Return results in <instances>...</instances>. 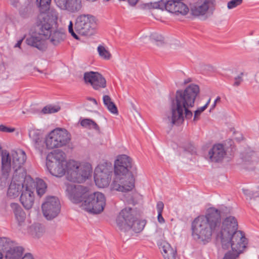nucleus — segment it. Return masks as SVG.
<instances>
[{"label": "nucleus", "instance_id": "obj_1", "mask_svg": "<svg viewBox=\"0 0 259 259\" xmlns=\"http://www.w3.org/2000/svg\"><path fill=\"white\" fill-rule=\"evenodd\" d=\"M238 223L234 217L222 221L220 211L214 207L208 208L204 215L196 218L191 224L193 238L199 242H209L213 234L218 240L228 242V238L238 232Z\"/></svg>", "mask_w": 259, "mask_h": 259}, {"label": "nucleus", "instance_id": "obj_2", "mask_svg": "<svg viewBox=\"0 0 259 259\" xmlns=\"http://www.w3.org/2000/svg\"><path fill=\"white\" fill-rule=\"evenodd\" d=\"M200 92L198 85L191 84L185 90H178L176 93L175 99L172 100L170 105V111L164 119L170 126L179 125L184 121V117L191 119L192 112L189 108L194 106L196 97Z\"/></svg>", "mask_w": 259, "mask_h": 259}, {"label": "nucleus", "instance_id": "obj_3", "mask_svg": "<svg viewBox=\"0 0 259 259\" xmlns=\"http://www.w3.org/2000/svg\"><path fill=\"white\" fill-rule=\"evenodd\" d=\"M50 174L56 177H61L67 172L66 178L74 183H80L90 176L92 168L89 163H81L75 160H69L68 163L46 162Z\"/></svg>", "mask_w": 259, "mask_h": 259}, {"label": "nucleus", "instance_id": "obj_4", "mask_svg": "<svg viewBox=\"0 0 259 259\" xmlns=\"http://www.w3.org/2000/svg\"><path fill=\"white\" fill-rule=\"evenodd\" d=\"M133 168L132 158L123 154L117 156L114 162V178L111 185L113 190L131 191L135 187V179L131 170Z\"/></svg>", "mask_w": 259, "mask_h": 259}, {"label": "nucleus", "instance_id": "obj_5", "mask_svg": "<svg viewBox=\"0 0 259 259\" xmlns=\"http://www.w3.org/2000/svg\"><path fill=\"white\" fill-rule=\"evenodd\" d=\"M52 23V20L48 15L41 14L39 17V22L37 25L38 36H31L27 38L26 44L40 51L45 50L47 48L45 39L54 29Z\"/></svg>", "mask_w": 259, "mask_h": 259}, {"label": "nucleus", "instance_id": "obj_6", "mask_svg": "<svg viewBox=\"0 0 259 259\" xmlns=\"http://www.w3.org/2000/svg\"><path fill=\"white\" fill-rule=\"evenodd\" d=\"M25 183V187L21 193L20 201L26 209H30L34 204L35 189L37 195L41 197L46 193L47 186L42 180L38 179L35 182L30 176L26 177Z\"/></svg>", "mask_w": 259, "mask_h": 259}, {"label": "nucleus", "instance_id": "obj_7", "mask_svg": "<svg viewBox=\"0 0 259 259\" xmlns=\"http://www.w3.org/2000/svg\"><path fill=\"white\" fill-rule=\"evenodd\" d=\"M135 211L131 207L123 209L116 218V224L119 229L126 232L132 229L135 233L141 232L146 224L145 221H140L135 217Z\"/></svg>", "mask_w": 259, "mask_h": 259}, {"label": "nucleus", "instance_id": "obj_8", "mask_svg": "<svg viewBox=\"0 0 259 259\" xmlns=\"http://www.w3.org/2000/svg\"><path fill=\"white\" fill-rule=\"evenodd\" d=\"M106 205L105 196L102 193L97 192L88 194L81 204L82 209L92 214L102 212Z\"/></svg>", "mask_w": 259, "mask_h": 259}, {"label": "nucleus", "instance_id": "obj_9", "mask_svg": "<svg viewBox=\"0 0 259 259\" xmlns=\"http://www.w3.org/2000/svg\"><path fill=\"white\" fill-rule=\"evenodd\" d=\"M71 140L70 134L64 128H56L49 134L45 142L48 149L61 147L66 145Z\"/></svg>", "mask_w": 259, "mask_h": 259}, {"label": "nucleus", "instance_id": "obj_10", "mask_svg": "<svg viewBox=\"0 0 259 259\" xmlns=\"http://www.w3.org/2000/svg\"><path fill=\"white\" fill-rule=\"evenodd\" d=\"M96 21L91 15H81L77 17L74 24L75 31L84 36H91L95 31Z\"/></svg>", "mask_w": 259, "mask_h": 259}, {"label": "nucleus", "instance_id": "obj_11", "mask_svg": "<svg viewBox=\"0 0 259 259\" xmlns=\"http://www.w3.org/2000/svg\"><path fill=\"white\" fill-rule=\"evenodd\" d=\"M227 242L221 241L223 248L228 249L231 247L232 250L239 254L241 253L246 247L247 239L243 232L239 231L231 235Z\"/></svg>", "mask_w": 259, "mask_h": 259}, {"label": "nucleus", "instance_id": "obj_12", "mask_svg": "<svg viewBox=\"0 0 259 259\" xmlns=\"http://www.w3.org/2000/svg\"><path fill=\"white\" fill-rule=\"evenodd\" d=\"M44 217L48 220L57 217L61 210V204L58 198L54 196L47 197L41 205Z\"/></svg>", "mask_w": 259, "mask_h": 259}, {"label": "nucleus", "instance_id": "obj_13", "mask_svg": "<svg viewBox=\"0 0 259 259\" xmlns=\"http://www.w3.org/2000/svg\"><path fill=\"white\" fill-rule=\"evenodd\" d=\"M66 194L73 203L82 202L88 195V189L82 185L66 183Z\"/></svg>", "mask_w": 259, "mask_h": 259}, {"label": "nucleus", "instance_id": "obj_14", "mask_svg": "<svg viewBox=\"0 0 259 259\" xmlns=\"http://www.w3.org/2000/svg\"><path fill=\"white\" fill-rule=\"evenodd\" d=\"M164 234L161 229L157 230L154 234L159 249H160L164 259H176L177 250L173 248L166 241L163 240Z\"/></svg>", "mask_w": 259, "mask_h": 259}, {"label": "nucleus", "instance_id": "obj_15", "mask_svg": "<svg viewBox=\"0 0 259 259\" xmlns=\"http://www.w3.org/2000/svg\"><path fill=\"white\" fill-rule=\"evenodd\" d=\"M26 173L21 175L13 174L10 185H9L7 195L11 198H14L19 196L20 192H22L25 187L26 177Z\"/></svg>", "mask_w": 259, "mask_h": 259}, {"label": "nucleus", "instance_id": "obj_16", "mask_svg": "<svg viewBox=\"0 0 259 259\" xmlns=\"http://www.w3.org/2000/svg\"><path fill=\"white\" fill-rule=\"evenodd\" d=\"M112 171L107 166L99 165L95 169L94 180L96 185L99 188L108 186L111 179Z\"/></svg>", "mask_w": 259, "mask_h": 259}, {"label": "nucleus", "instance_id": "obj_17", "mask_svg": "<svg viewBox=\"0 0 259 259\" xmlns=\"http://www.w3.org/2000/svg\"><path fill=\"white\" fill-rule=\"evenodd\" d=\"M83 79L86 83H90L93 89L96 90L105 88L106 86V79L98 72H85L83 75Z\"/></svg>", "mask_w": 259, "mask_h": 259}, {"label": "nucleus", "instance_id": "obj_18", "mask_svg": "<svg viewBox=\"0 0 259 259\" xmlns=\"http://www.w3.org/2000/svg\"><path fill=\"white\" fill-rule=\"evenodd\" d=\"M10 157L11 158H12V167L14 170V174L21 175L22 173H26L22 168L26 160V155L25 152L21 149L13 151Z\"/></svg>", "mask_w": 259, "mask_h": 259}, {"label": "nucleus", "instance_id": "obj_19", "mask_svg": "<svg viewBox=\"0 0 259 259\" xmlns=\"http://www.w3.org/2000/svg\"><path fill=\"white\" fill-rule=\"evenodd\" d=\"M0 154L2 156V175L0 178L2 183L6 185L9 174L11 171V157L7 150H2L0 146Z\"/></svg>", "mask_w": 259, "mask_h": 259}, {"label": "nucleus", "instance_id": "obj_20", "mask_svg": "<svg viewBox=\"0 0 259 259\" xmlns=\"http://www.w3.org/2000/svg\"><path fill=\"white\" fill-rule=\"evenodd\" d=\"M214 0H199L191 7V13L195 16L204 15L211 6L214 5Z\"/></svg>", "mask_w": 259, "mask_h": 259}, {"label": "nucleus", "instance_id": "obj_21", "mask_svg": "<svg viewBox=\"0 0 259 259\" xmlns=\"http://www.w3.org/2000/svg\"><path fill=\"white\" fill-rule=\"evenodd\" d=\"M55 2L61 10L70 13L77 12L82 8L81 0H55Z\"/></svg>", "mask_w": 259, "mask_h": 259}, {"label": "nucleus", "instance_id": "obj_22", "mask_svg": "<svg viewBox=\"0 0 259 259\" xmlns=\"http://www.w3.org/2000/svg\"><path fill=\"white\" fill-rule=\"evenodd\" d=\"M226 155V150L223 145L221 144L213 145L208 153L210 161L214 162L222 161Z\"/></svg>", "mask_w": 259, "mask_h": 259}, {"label": "nucleus", "instance_id": "obj_23", "mask_svg": "<svg viewBox=\"0 0 259 259\" xmlns=\"http://www.w3.org/2000/svg\"><path fill=\"white\" fill-rule=\"evenodd\" d=\"M29 137L33 142L35 148L42 152L44 142L42 141L41 132L36 129L30 130L29 131Z\"/></svg>", "mask_w": 259, "mask_h": 259}, {"label": "nucleus", "instance_id": "obj_24", "mask_svg": "<svg viewBox=\"0 0 259 259\" xmlns=\"http://www.w3.org/2000/svg\"><path fill=\"white\" fill-rule=\"evenodd\" d=\"M66 34L64 30L57 29H54L47 39L50 40L52 45L57 46L64 40Z\"/></svg>", "mask_w": 259, "mask_h": 259}, {"label": "nucleus", "instance_id": "obj_25", "mask_svg": "<svg viewBox=\"0 0 259 259\" xmlns=\"http://www.w3.org/2000/svg\"><path fill=\"white\" fill-rule=\"evenodd\" d=\"M11 207L13 209L18 225L20 227L23 226L24 225L26 216L25 211L18 203H11Z\"/></svg>", "mask_w": 259, "mask_h": 259}, {"label": "nucleus", "instance_id": "obj_26", "mask_svg": "<svg viewBox=\"0 0 259 259\" xmlns=\"http://www.w3.org/2000/svg\"><path fill=\"white\" fill-rule=\"evenodd\" d=\"M47 161L68 163L66 160L65 153L61 150H55L49 153L47 156Z\"/></svg>", "mask_w": 259, "mask_h": 259}, {"label": "nucleus", "instance_id": "obj_27", "mask_svg": "<svg viewBox=\"0 0 259 259\" xmlns=\"http://www.w3.org/2000/svg\"><path fill=\"white\" fill-rule=\"evenodd\" d=\"M24 248L22 246L15 245V242L6 252V259H21L24 252Z\"/></svg>", "mask_w": 259, "mask_h": 259}, {"label": "nucleus", "instance_id": "obj_28", "mask_svg": "<svg viewBox=\"0 0 259 259\" xmlns=\"http://www.w3.org/2000/svg\"><path fill=\"white\" fill-rule=\"evenodd\" d=\"M103 103L108 110L112 113L118 114V110L115 104L111 101V98L108 95L103 97Z\"/></svg>", "mask_w": 259, "mask_h": 259}, {"label": "nucleus", "instance_id": "obj_29", "mask_svg": "<svg viewBox=\"0 0 259 259\" xmlns=\"http://www.w3.org/2000/svg\"><path fill=\"white\" fill-rule=\"evenodd\" d=\"M29 231L33 237L39 238L43 234L44 228L40 224H34L29 227Z\"/></svg>", "mask_w": 259, "mask_h": 259}, {"label": "nucleus", "instance_id": "obj_30", "mask_svg": "<svg viewBox=\"0 0 259 259\" xmlns=\"http://www.w3.org/2000/svg\"><path fill=\"white\" fill-rule=\"evenodd\" d=\"M80 124L82 126L90 129H94L98 132L100 131L98 125L93 120L85 118L80 121Z\"/></svg>", "mask_w": 259, "mask_h": 259}, {"label": "nucleus", "instance_id": "obj_31", "mask_svg": "<svg viewBox=\"0 0 259 259\" xmlns=\"http://www.w3.org/2000/svg\"><path fill=\"white\" fill-rule=\"evenodd\" d=\"M14 242L6 237H0V252H7L10 247L13 245Z\"/></svg>", "mask_w": 259, "mask_h": 259}, {"label": "nucleus", "instance_id": "obj_32", "mask_svg": "<svg viewBox=\"0 0 259 259\" xmlns=\"http://www.w3.org/2000/svg\"><path fill=\"white\" fill-rule=\"evenodd\" d=\"M51 2V0H36L37 5L42 14H45L49 10Z\"/></svg>", "mask_w": 259, "mask_h": 259}, {"label": "nucleus", "instance_id": "obj_33", "mask_svg": "<svg viewBox=\"0 0 259 259\" xmlns=\"http://www.w3.org/2000/svg\"><path fill=\"white\" fill-rule=\"evenodd\" d=\"M99 56L105 60H109L111 57L110 52L103 46H99L97 49Z\"/></svg>", "mask_w": 259, "mask_h": 259}, {"label": "nucleus", "instance_id": "obj_34", "mask_svg": "<svg viewBox=\"0 0 259 259\" xmlns=\"http://www.w3.org/2000/svg\"><path fill=\"white\" fill-rule=\"evenodd\" d=\"M32 10L30 6L22 7L19 11L20 16L23 18H27L32 15Z\"/></svg>", "mask_w": 259, "mask_h": 259}, {"label": "nucleus", "instance_id": "obj_35", "mask_svg": "<svg viewBox=\"0 0 259 259\" xmlns=\"http://www.w3.org/2000/svg\"><path fill=\"white\" fill-rule=\"evenodd\" d=\"M60 109L59 106L48 105L44 107L41 111L44 114H51L58 112Z\"/></svg>", "mask_w": 259, "mask_h": 259}, {"label": "nucleus", "instance_id": "obj_36", "mask_svg": "<svg viewBox=\"0 0 259 259\" xmlns=\"http://www.w3.org/2000/svg\"><path fill=\"white\" fill-rule=\"evenodd\" d=\"M150 37L152 40L156 42L157 45H161L164 43L163 36L158 33H152Z\"/></svg>", "mask_w": 259, "mask_h": 259}, {"label": "nucleus", "instance_id": "obj_37", "mask_svg": "<svg viewBox=\"0 0 259 259\" xmlns=\"http://www.w3.org/2000/svg\"><path fill=\"white\" fill-rule=\"evenodd\" d=\"M184 152L183 155L185 156V155L188 153L192 155L195 154L196 152V148L195 146L191 143H188L185 145L184 147Z\"/></svg>", "mask_w": 259, "mask_h": 259}, {"label": "nucleus", "instance_id": "obj_38", "mask_svg": "<svg viewBox=\"0 0 259 259\" xmlns=\"http://www.w3.org/2000/svg\"><path fill=\"white\" fill-rule=\"evenodd\" d=\"M240 254L232 250L226 253L222 259H236Z\"/></svg>", "mask_w": 259, "mask_h": 259}, {"label": "nucleus", "instance_id": "obj_39", "mask_svg": "<svg viewBox=\"0 0 259 259\" xmlns=\"http://www.w3.org/2000/svg\"><path fill=\"white\" fill-rule=\"evenodd\" d=\"M206 109V106L198 108L195 112L193 118V121H197L199 119V116L201 113Z\"/></svg>", "mask_w": 259, "mask_h": 259}, {"label": "nucleus", "instance_id": "obj_40", "mask_svg": "<svg viewBox=\"0 0 259 259\" xmlns=\"http://www.w3.org/2000/svg\"><path fill=\"white\" fill-rule=\"evenodd\" d=\"M243 0H231L228 3L227 7L229 9H233L241 5Z\"/></svg>", "mask_w": 259, "mask_h": 259}, {"label": "nucleus", "instance_id": "obj_41", "mask_svg": "<svg viewBox=\"0 0 259 259\" xmlns=\"http://www.w3.org/2000/svg\"><path fill=\"white\" fill-rule=\"evenodd\" d=\"M15 131V128L7 126L4 124L0 125V132L4 133H13Z\"/></svg>", "mask_w": 259, "mask_h": 259}, {"label": "nucleus", "instance_id": "obj_42", "mask_svg": "<svg viewBox=\"0 0 259 259\" xmlns=\"http://www.w3.org/2000/svg\"><path fill=\"white\" fill-rule=\"evenodd\" d=\"M73 24L72 21H70L69 25L68 26V31L71 34V35L76 39H79L78 36L76 34V33L73 30Z\"/></svg>", "mask_w": 259, "mask_h": 259}, {"label": "nucleus", "instance_id": "obj_43", "mask_svg": "<svg viewBox=\"0 0 259 259\" xmlns=\"http://www.w3.org/2000/svg\"><path fill=\"white\" fill-rule=\"evenodd\" d=\"M244 194L246 195H249L250 197V199H251V197H255V200L259 202V196H257L255 195L256 193H252L248 190H243Z\"/></svg>", "mask_w": 259, "mask_h": 259}, {"label": "nucleus", "instance_id": "obj_44", "mask_svg": "<svg viewBox=\"0 0 259 259\" xmlns=\"http://www.w3.org/2000/svg\"><path fill=\"white\" fill-rule=\"evenodd\" d=\"M164 208V204L162 201H158L156 204V208L158 212H162Z\"/></svg>", "mask_w": 259, "mask_h": 259}, {"label": "nucleus", "instance_id": "obj_45", "mask_svg": "<svg viewBox=\"0 0 259 259\" xmlns=\"http://www.w3.org/2000/svg\"><path fill=\"white\" fill-rule=\"evenodd\" d=\"M243 78H240L239 77H235L234 78V82L233 83V86L235 87H237L240 85L241 83L243 81Z\"/></svg>", "mask_w": 259, "mask_h": 259}, {"label": "nucleus", "instance_id": "obj_46", "mask_svg": "<svg viewBox=\"0 0 259 259\" xmlns=\"http://www.w3.org/2000/svg\"><path fill=\"white\" fill-rule=\"evenodd\" d=\"M162 212H158L157 220L159 223L163 224L165 222V220L162 215Z\"/></svg>", "mask_w": 259, "mask_h": 259}, {"label": "nucleus", "instance_id": "obj_47", "mask_svg": "<svg viewBox=\"0 0 259 259\" xmlns=\"http://www.w3.org/2000/svg\"><path fill=\"white\" fill-rule=\"evenodd\" d=\"M126 201L128 204H132L133 205H135L136 203L134 200V199L132 196H129V198L126 199Z\"/></svg>", "mask_w": 259, "mask_h": 259}, {"label": "nucleus", "instance_id": "obj_48", "mask_svg": "<svg viewBox=\"0 0 259 259\" xmlns=\"http://www.w3.org/2000/svg\"><path fill=\"white\" fill-rule=\"evenodd\" d=\"M21 259H34L32 255L30 253H26Z\"/></svg>", "mask_w": 259, "mask_h": 259}, {"label": "nucleus", "instance_id": "obj_49", "mask_svg": "<svg viewBox=\"0 0 259 259\" xmlns=\"http://www.w3.org/2000/svg\"><path fill=\"white\" fill-rule=\"evenodd\" d=\"M221 101V98L218 96L217 99L215 100L214 102V103L213 104V105H212L211 106V109H213L215 108V106H216V104L218 102H220Z\"/></svg>", "mask_w": 259, "mask_h": 259}, {"label": "nucleus", "instance_id": "obj_50", "mask_svg": "<svg viewBox=\"0 0 259 259\" xmlns=\"http://www.w3.org/2000/svg\"><path fill=\"white\" fill-rule=\"evenodd\" d=\"M87 100H89V101H90L91 102H93V103L96 106H97L98 105L97 101V100L95 98H92V97H88L87 98Z\"/></svg>", "mask_w": 259, "mask_h": 259}, {"label": "nucleus", "instance_id": "obj_51", "mask_svg": "<svg viewBox=\"0 0 259 259\" xmlns=\"http://www.w3.org/2000/svg\"><path fill=\"white\" fill-rule=\"evenodd\" d=\"M18 0H11V4L14 7H17L18 5Z\"/></svg>", "mask_w": 259, "mask_h": 259}, {"label": "nucleus", "instance_id": "obj_52", "mask_svg": "<svg viewBox=\"0 0 259 259\" xmlns=\"http://www.w3.org/2000/svg\"><path fill=\"white\" fill-rule=\"evenodd\" d=\"M23 40V38L20 39L19 40H18V42H17V44L14 46V47L15 48H17V47L20 48Z\"/></svg>", "mask_w": 259, "mask_h": 259}, {"label": "nucleus", "instance_id": "obj_53", "mask_svg": "<svg viewBox=\"0 0 259 259\" xmlns=\"http://www.w3.org/2000/svg\"><path fill=\"white\" fill-rule=\"evenodd\" d=\"M256 82L259 83V71L255 75Z\"/></svg>", "mask_w": 259, "mask_h": 259}, {"label": "nucleus", "instance_id": "obj_54", "mask_svg": "<svg viewBox=\"0 0 259 259\" xmlns=\"http://www.w3.org/2000/svg\"><path fill=\"white\" fill-rule=\"evenodd\" d=\"M243 75H244V72H241L236 77H240V78H242V77H243Z\"/></svg>", "mask_w": 259, "mask_h": 259}, {"label": "nucleus", "instance_id": "obj_55", "mask_svg": "<svg viewBox=\"0 0 259 259\" xmlns=\"http://www.w3.org/2000/svg\"><path fill=\"white\" fill-rule=\"evenodd\" d=\"M210 98H209L208 100V101L207 102V103L205 104V105L204 106H206V109L207 108L208 105H209V104L210 103Z\"/></svg>", "mask_w": 259, "mask_h": 259}, {"label": "nucleus", "instance_id": "obj_56", "mask_svg": "<svg viewBox=\"0 0 259 259\" xmlns=\"http://www.w3.org/2000/svg\"><path fill=\"white\" fill-rule=\"evenodd\" d=\"M3 257V254L1 252H0V259H2Z\"/></svg>", "mask_w": 259, "mask_h": 259}, {"label": "nucleus", "instance_id": "obj_57", "mask_svg": "<svg viewBox=\"0 0 259 259\" xmlns=\"http://www.w3.org/2000/svg\"><path fill=\"white\" fill-rule=\"evenodd\" d=\"M189 81L186 80V81H184V83H187L189 82Z\"/></svg>", "mask_w": 259, "mask_h": 259}, {"label": "nucleus", "instance_id": "obj_58", "mask_svg": "<svg viewBox=\"0 0 259 259\" xmlns=\"http://www.w3.org/2000/svg\"><path fill=\"white\" fill-rule=\"evenodd\" d=\"M37 71H38V72H41V71H40L39 69H37Z\"/></svg>", "mask_w": 259, "mask_h": 259}]
</instances>
